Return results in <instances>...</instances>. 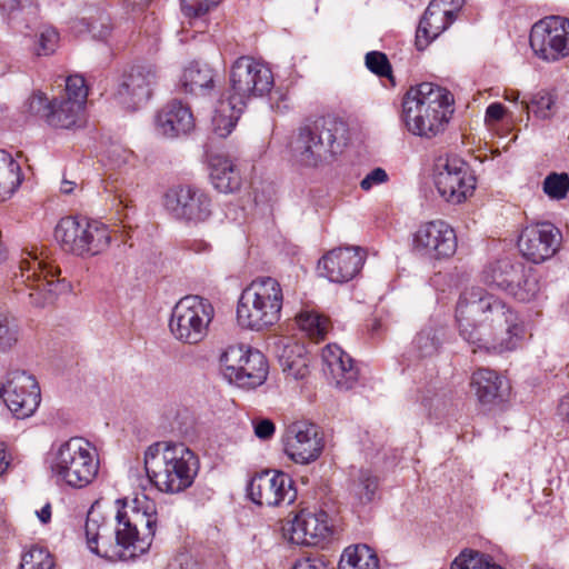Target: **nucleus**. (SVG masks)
<instances>
[{
  "instance_id": "a878e982",
  "label": "nucleus",
  "mask_w": 569,
  "mask_h": 569,
  "mask_svg": "<svg viewBox=\"0 0 569 569\" xmlns=\"http://www.w3.org/2000/svg\"><path fill=\"white\" fill-rule=\"evenodd\" d=\"M3 21L17 33L27 34L40 21L38 0H0Z\"/></svg>"
},
{
  "instance_id": "338daca9",
  "label": "nucleus",
  "mask_w": 569,
  "mask_h": 569,
  "mask_svg": "<svg viewBox=\"0 0 569 569\" xmlns=\"http://www.w3.org/2000/svg\"><path fill=\"white\" fill-rule=\"evenodd\" d=\"M76 183L73 181H69L63 179L61 182V192L64 194H70L74 189Z\"/></svg>"
},
{
  "instance_id": "2eb2a0df",
  "label": "nucleus",
  "mask_w": 569,
  "mask_h": 569,
  "mask_svg": "<svg viewBox=\"0 0 569 569\" xmlns=\"http://www.w3.org/2000/svg\"><path fill=\"white\" fill-rule=\"evenodd\" d=\"M411 250L428 260L448 259L457 250L456 232L443 220L425 222L412 234Z\"/></svg>"
},
{
  "instance_id": "0eeeda50",
  "label": "nucleus",
  "mask_w": 569,
  "mask_h": 569,
  "mask_svg": "<svg viewBox=\"0 0 569 569\" xmlns=\"http://www.w3.org/2000/svg\"><path fill=\"white\" fill-rule=\"evenodd\" d=\"M54 238L64 251L82 258L101 253L111 241L104 223L81 216L61 218L54 228Z\"/></svg>"
},
{
  "instance_id": "f257e3e1",
  "label": "nucleus",
  "mask_w": 569,
  "mask_h": 569,
  "mask_svg": "<svg viewBox=\"0 0 569 569\" xmlns=\"http://www.w3.org/2000/svg\"><path fill=\"white\" fill-rule=\"evenodd\" d=\"M459 336L472 352L502 353L515 350L525 336L518 311L481 287L465 289L456 306Z\"/></svg>"
},
{
  "instance_id": "09e8293b",
  "label": "nucleus",
  "mask_w": 569,
  "mask_h": 569,
  "mask_svg": "<svg viewBox=\"0 0 569 569\" xmlns=\"http://www.w3.org/2000/svg\"><path fill=\"white\" fill-rule=\"evenodd\" d=\"M366 67L378 77H391V66L387 56L380 51L366 54Z\"/></svg>"
},
{
  "instance_id": "0e129e2a",
  "label": "nucleus",
  "mask_w": 569,
  "mask_h": 569,
  "mask_svg": "<svg viewBox=\"0 0 569 569\" xmlns=\"http://www.w3.org/2000/svg\"><path fill=\"white\" fill-rule=\"evenodd\" d=\"M10 461L7 458L4 445L0 443V476H2L8 469Z\"/></svg>"
},
{
  "instance_id": "680f3d73",
  "label": "nucleus",
  "mask_w": 569,
  "mask_h": 569,
  "mask_svg": "<svg viewBox=\"0 0 569 569\" xmlns=\"http://www.w3.org/2000/svg\"><path fill=\"white\" fill-rule=\"evenodd\" d=\"M159 70L154 64L148 66V69L144 73V86L147 87H157L159 83Z\"/></svg>"
},
{
  "instance_id": "58836bf2",
  "label": "nucleus",
  "mask_w": 569,
  "mask_h": 569,
  "mask_svg": "<svg viewBox=\"0 0 569 569\" xmlns=\"http://www.w3.org/2000/svg\"><path fill=\"white\" fill-rule=\"evenodd\" d=\"M556 100L557 97L553 93L541 90L532 97L530 104L525 101L521 104L526 111L531 110L538 118L549 119L553 114Z\"/></svg>"
},
{
  "instance_id": "ddd939ff",
  "label": "nucleus",
  "mask_w": 569,
  "mask_h": 569,
  "mask_svg": "<svg viewBox=\"0 0 569 569\" xmlns=\"http://www.w3.org/2000/svg\"><path fill=\"white\" fill-rule=\"evenodd\" d=\"M530 47L535 54L547 62L569 56V19L550 16L536 22L530 31Z\"/></svg>"
},
{
  "instance_id": "39448f33",
  "label": "nucleus",
  "mask_w": 569,
  "mask_h": 569,
  "mask_svg": "<svg viewBox=\"0 0 569 569\" xmlns=\"http://www.w3.org/2000/svg\"><path fill=\"white\" fill-rule=\"evenodd\" d=\"M58 267L40 260L36 253L27 252L19 260L11 278L18 299L26 305L44 308L53 305L59 295L71 291V283L59 278Z\"/></svg>"
},
{
  "instance_id": "dca6fc26",
  "label": "nucleus",
  "mask_w": 569,
  "mask_h": 569,
  "mask_svg": "<svg viewBox=\"0 0 569 569\" xmlns=\"http://www.w3.org/2000/svg\"><path fill=\"white\" fill-rule=\"evenodd\" d=\"M163 206L174 219L187 222H202L212 212L209 194L191 184L169 188L163 196Z\"/></svg>"
},
{
  "instance_id": "4d7b16f0",
  "label": "nucleus",
  "mask_w": 569,
  "mask_h": 569,
  "mask_svg": "<svg viewBox=\"0 0 569 569\" xmlns=\"http://www.w3.org/2000/svg\"><path fill=\"white\" fill-rule=\"evenodd\" d=\"M108 157L114 166L120 167L129 162L130 158L132 157V152L130 150L123 149L120 146H116L108 151Z\"/></svg>"
},
{
  "instance_id": "8fccbe9b",
  "label": "nucleus",
  "mask_w": 569,
  "mask_h": 569,
  "mask_svg": "<svg viewBox=\"0 0 569 569\" xmlns=\"http://www.w3.org/2000/svg\"><path fill=\"white\" fill-rule=\"evenodd\" d=\"M280 362L283 371L293 379H302L309 371L307 360L301 355H298V357L295 359H290L289 356H282L280 358Z\"/></svg>"
},
{
  "instance_id": "c756f323",
  "label": "nucleus",
  "mask_w": 569,
  "mask_h": 569,
  "mask_svg": "<svg viewBox=\"0 0 569 569\" xmlns=\"http://www.w3.org/2000/svg\"><path fill=\"white\" fill-rule=\"evenodd\" d=\"M210 179L214 189L222 193H233L242 183L237 166L223 157H214L211 160Z\"/></svg>"
},
{
  "instance_id": "aec40b11",
  "label": "nucleus",
  "mask_w": 569,
  "mask_h": 569,
  "mask_svg": "<svg viewBox=\"0 0 569 569\" xmlns=\"http://www.w3.org/2000/svg\"><path fill=\"white\" fill-rule=\"evenodd\" d=\"M323 439L313 423L296 422L288 429L284 442L286 455L297 463H309L319 458Z\"/></svg>"
},
{
  "instance_id": "f8f14e48",
  "label": "nucleus",
  "mask_w": 569,
  "mask_h": 569,
  "mask_svg": "<svg viewBox=\"0 0 569 569\" xmlns=\"http://www.w3.org/2000/svg\"><path fill=\"white\" fill-rule=\"evenodd\" d=\"M223 376L241 388L261 386L268 376V362L262 352L243 345L229 346L220 357Z\"/></svg>"
},
{
  "instance_id": "37998d69",
  "label": "nucleus",
  "mask_w": 569,
  "mask_h": 569,
  "mask_svg": "<svg viewBox=\"0 0 569 569\" xmlns=\"http://www.w3.org/2000/svg\"><path fill=\"white\" fill-rule=\"evenodd\" d=\"M378 489V480L368 470L359 473L358 481L353 485V492L362 503L373 500Z\"/></svg>"
},
{
  "instance_id": "6e6d98bb",
  "label": "nucleus",
  "mask_w": 569,
  "mask_h": 569,
  "mask_svg": "<svg viewBox=\"0 0 569 569\" xmlns=\"http://www.w3.org/2000/svg\"><path fill=\"white\" fill-rule=\"evenodd\" d=\"M166 569H202L201 565L190 553L182 552L177 555Z\"/></svg>"
},
{
  "instance_id": "f3484780",
  "label": "nucleus",
  "mask_w": 569,
  "mask_h": 569,
  "mask_svg": "<svg viewBox=\"0 0 569 569\" xmlns=\"http://www.w3.org/2000/svg\"><path fill=\"white\" fill-rule=\"evenodd\" d=\"M435 186L442 199L458 204L473 193L476 178L463 160L448 158L443 164H438Z\"/></svg>"
},
{
  "instance_id": "473e14b6",
  "label": "nucleus",
  "mask_w": 569,
  "mask_h": 569,
  "mask_svg": "<svg viewBox=\"0 0 569 569\" xmlns=\"http://www.w3.org/2000/svg\"><path fill=\"white\" fill-rule=\"evenodd\" d=\"M233 102L231 97L226 96V99L220 100L212 117V131L220 138H226L232 132L244 110V108H238Z\"/></svg>"
},
{
  "instance_id": "774afa93",
  "label": "nucleus",
  "mask_w": 569,
  "mask_h": 569,
  "mask_svg": "<svg viewBox=\"0 0 569 569\" xmlns=\"http://www.w3.org/2000/svg\"><path fill=\"white\" fill-rule=\"evenodd\" d=\"M129 475H130L131 478H136L138 481H140V479H141L140 471L136 467H130L129 468Z\"/></svg>"
},
{
  "instance_id": "393cba45",
  "label": "nucleus",
  "mask_w": 569,
  "mask_h": 569,
  "mask_svg": "<svg viewBox=\"0 0 569 569\" xmlns=\"http://www.w3.org/2000/svg\"><path fill=\"white\" fill-rule=\"evenodd\" d=\"M443 2L445 0H431L420 19L415 41L418 50H425L453 22V11L442 8Z\"/></svg>"
},
{
  "instance_id": "c03bdc74",
  "label": "nucleus",
  "mask_w": 569,
  "mask_h": 569,
  "mask_svg": "<svg viewBox=\"0 0 569 569\" xmlns=\"http://www.w3.org/2000/svg\"><path fill=\"white\" fill-rule=\"evenodd\" d=\"M100 530L101 526L99 523V520L94 519L92 512L89 511L84 522V535L88 548L92 553L102 558H108V551H101L98 546L99 540L104 538L101 535Z\"/></svg>"
},
{
  "instance_id": "20e7f679",
  "label": "nucleus",
  "mask_w": 569,
  "mask_h": 569,
  "mask_svg": "<svg viewBox=\"0 0 569 569\" xmlns=\"http://www.w3.org/2000/svg\"><path fill=\"white\" fill-rule=\"evenodd\" d=\"M453 96L432 82L411 87L402 100V120L408 130L420 137L432 138L443 131L453 113Z\"/></svg>"
},
{
  "instance_id": "3c124183",
  "label": "nucleus",
  "mask_w": 569,
  "mask_h": 569,
  "mask_svg": "<svg viewBox=\"0 0 569 569\" xmlns=\"http://www.w3.org/2000/svg\"><path fill=\"white\" fill-rule=\"evenodd\" d=\"M181 10L188 17H199L217 6L220 0H180Z\"/></svg>"
},
{
  "instance_id": "79ce46f5",
  "label": "nucleus",
  "mask_w": 569,
  "mask_h": 569,
  "mask_svg": "<svg viewBox=\"0 0 569 569\" xmlns=\"http://www.w3.org/2000/svg\"><path fill=\"white\" fill-rule=\"evenodd\" d=\"M53 106L54 99L48 100L41 92L33 93L24 104L30 116L43 119L48 124L53 113Z\"/></svg>"
},
{
  "instance_id": "e433bc0d",
  "label": "nucleus",
  "mask_w": 569,
  "mask_h": 569,
  "mask_svg": "<svg viewBox=\"0 0 569 569\" xmlns=\"http://www.w3.org/2000/svg\"><path fill=\"white\" fill-rule=\"evenodd\" d=\"M439 347V330L432 326L422 328L412 341V348L420 358L432 357L438 352Z\"/></svg>"
},
{
  "instance_id": "a18cd8bd",
  "label": "nucleus",
  "mask_w": 569,
  "mask_h": 569,
  "mask_svg": "<svg viewBox=\"0 0 569 569\" xmlns=\"http://www.w3.org/2000/svg\"><path fill=\"white\" fill-rule=\"evenodd\" d=\"M569 190L567 173H550L543 181V191L552 199H563Z\"/></svg>"
},
{
  "instance_id": "6e6552de",
  "label": "nucleus",
  "mask_w": 569,
  "mask_h": 569,
  "mask_svg": "<svg viewBox=\"0 0 569 569\" xmlns=\"http://www.w3.org/2000/svg\"><path fill=\"white\" fill-rule=\"evenodd\" d=\"M214 317L212 303L200 296L181 298L172 308L169 329L176 340L197 345L206 339Z\"/></svg>"
},
{
  "instance_id": "ea45409f",
  "label": "nucleus",
  "mask_w": 569,
  "mask_h": 569,
  "mask_svg": "<svg viewBox=\"0 0 569 569\" xmlns=\"http://www.w3.org/2000/svg\"><path fill=\"white\" fill-rule=\"evenodd\" d=\"M19 325L14 317L0 313V352L11 350L19 341Z\"/></svg>"
},
{
  "instance_id": "423d86ee",
  "label": "nucleus",
  "mask_w": 569,
  "mask_h": 569,
  "mask_svg": "<svg viewBox=\"0 0 569 569\" xmlns=\"http://www.w3.org/2000/svg\"><path fill=\"white\" fill-rule=\"evenodd\" d=\"M283 303L282 288L277 279L258 277L241 292L237 320L242 328L260 331L276 325Z\"/></svg>"
},
{
  "instance_id": "6ab92c4d",
  "label": "nucleus",
  "mask_w": 569,
  "mask_h": 569,
  "mask_svg": "<svg viewBox=\"0 0 569 569\" xmlns=\"http://www.w3.org/2000/svg\"><path fill=\"white\" fill-rule=\"evenodd\" d=\"M561 233L550 222H542L526 227L518 239V248L522 256L540 263L551 258L558 250Z\"/></svg>"
},
{
  "instance_id": "13d9d810",
  "label": "nucleus",
  "mask_w": 569,
  "mask_h": 569,
  "mask_svg": "<svg viewBox=\"0 0 569 569\" xmlns=\"http://www.w3.org/2000/svg\"><path fill=\"white\" fill-rule=\"evenodd\" d=\"M151 18V21L153 23L152 31L150 37L148 38V41L150 42V52H157L159 49L160 38H159V30H160V23L158 21V18L154 16V12H151L150 14H144V22Z\"/></svg>"
},
{
  "instance_id": "69168bd1",
  "label": "nucleus",
  "mask_w": 569,
  "mask_h": 569,
  "mask_svg": "<svg viewBox=\"0 0 569 569\" xmlns=\"http://www.w3.org/2000/svg\"><path fill=\"white\" fill-rule=\"evenodd\" d=\"M559 410L560 413L569 421V392L561 399Z\"/></svg>"
},
{
  "instance_id": "052dcab7",
  "label": "nucleus",
  "mask_w": 569,
  "mask_h": 569,
  "mask_svg": "<svg viewBox=\"0 0 569 569\" xmlns=\"http://www.w3.org/2000/svg\"><path fill=\"white\" fill-rule=\"evenodd\" d=\"M503 114H505V107L499 102L489 104L486 110V118L489 120H492V121L501 120Z\"/></svg>"
},
{
  "instance_id": "412c9836",
  "label": "nucleus",
  "mask_w": 569,
  "mask_h": 569,
  "mask_svg": "<svg viewBox=\"0 0 569 569\" xmlns=\"http://www.w3.org/2000/svg\"><path fill=\"white\" fill-rule=\"evenodd\" d=\"M363 262L365 252L360 248H337L319 260L318 270L329 281L345 283L359 273Z\"/></svg>"
},
{
  "instance_id": "f03ea898",
  "label": "nucleus",
  "mask_w": 569,
  "mask_h": 569,
  "mask_svg": "<svg viewBox=\"0 0 569 569\" xmlns=\"http://www.w3.org/2000/svg\"><path fill=\"white\" fill-rule=\"evenodd\" d=\"M348 139V124L331 114L305 120L291 141L295 161L305 168L332 162Z\"/></svg>"
},
{
  "instance_id": "a19ab883",
  "label": "nucleus",
  "mask_w": 569,
  "mask_h": 569,
  "mask_svg": "<svg viewBox=\"0 0 569 569\" xmlns=\"http://www.w3.org/2000/svg\"><path fill=\"white\" fill-rule=\"evenodd\" d=\"M48 565H54L50 552L43 547L33 545L23 551L19 569H42Z\"/></svg>"
},
{
  "instance_id": "e2e57ef3",
  "label": "nucleus",
  "mask_w": 569,
  "mask_h": 569,
  "mask_svg": "<svg viewBox=\"0 0 569 569\" xmlns=\"http://www.w3.org/2000/svg\"><path fill=\"white\" fill-rule=\"evenodd\" d=\"M51 505L46 503L39 511H37V517L41 523L46 525L51 520Z\"/></svg>"
},
{
  "instance_id": "c9c22d12",
  "label": "nucleus",
  "mask_w": 569,
  "mask_h": 569,
  "mask_svg": "<svg viewBox=\"0 0 569 569\" xmlns=\"http://www.w3.org/2000/svg\"><path fill=\"white\" fill-rule=\"evenodd\" d=\"M297 322L300 329L315 340H323L330 327L329 318L308 310L297 316Z\"/></svg>"
},
{
  "instance_id": "bb28decb",
  "label": "nucleus",
  "mask_w": 569,
  "mask_h": 569,
  "mask_svg": "<svg viewBox=\"0 0 569 569\" xmlns=\"http://www.w3.org/2000/svg\"><path fill=\"white\" fill-rule=\"evenodd\" d=\"M118 506L116 519L118 528L114 531L116 543L120 549L116 552L117 557L123 561H136L139 558L137 553L136 542L139 540V530L134 523L130 521L126 508L128 507L127 498L116 500Z\"/></svg>"
},
{
  "instance_id": "b1692460",
  "label": "nucleus",
  "mask_w": 569,
  "mask_h": 569,
  "mask_svg": "<svg viewBox=\"0 0 569 569\" xmlns=\"http://www.w3.org/2000/svg\"><path fill=\"white\" fill-rule=\"evenodd\" d=\"M154 126L159 134L176 138L194 128V118L189 106L173 99L157 112Z\"/></svg>"
},
{
  "instance_id": "9d476101",
  "label": "nucleus",
  "mask_w": 569,
  "mask_h": 569,
  "mask_svg": "<svg viewBox=\"0 0 569 569\" xmlns=\"http://www.w3.org/2000/svg\"><path fill=\"white\" fill-rule=\"evenodd\" d=\"M89 442L72 438L60 446L51 463L52 472L73 488H83L98 473V461L88 449Z\"/></svg>"
},
{
  "instance_id": "1a4fd4ad",
  "label": "nucleus",
  "mask_w": 569,
  "mask_h": 569,
  "mask_svg": "<svg viewBox=\"0 0 569 569\" xmlns=\"http://www.w3.org/2000/svg\"><path fill=\"white\" fill-rule=\"evenodd\" d=\"M481 279L485 284L507 291L522 302L535 299L540 290L536 276L521 261L510 258H501L487 264Z\"/></svg>"
},
{
  "instance_id": "5fc2aeb1",
  "label": "nucleus",
  "mask_w": 569,
  "mask_h": 569,
  "mask_svg": "<svg viewBox=\"0 0 569 569\" xmlns=\"http://www.w3.org/2000/svg\"><path fill=\"white\" fill-rule=\"evenodd\" d=\"M254 435L261 440L270 439L276 431L274 423L267 418H256L252 420Z\"/></svg>"
},
{
  "instance_id": "cd10ccee",
  "label": "nucleus",
  "mask_w": 569,
  "mask_h": 569,
  "mask_svg": "<svg viewBox=\"0 0 569 569\" xmlns=\"http://www.w3.org/2000/svg\"><path fill=\"white\" fill-rule=\"evenodd\" d=\"M470 385L479 402L483 406L498 405L506 399L507 382L491 369H478L473 372Z\"/></svg>"
},
{
  "instance_id": "72a5a7b5",
  "label": "nucleus",
  "mask_w": 569,
  "mask_h": 569,
  "mask_svg": "<svg viewBox=\"0 0 569 569\" xmlns=\"http://www.w3.org/2000/svg\"><path fill=\"white\" fill-rule=\"evenodd\" d=\"M338 569H379V560L367 545L350 546L342 552Z\"/></svg>"
},
{
  "instance_id": "f704fd0d",
  "label": "nucleus",
  "mask_w": 569,
  "mask_h": 569,
  "mask_svg": "<svg viewBox=\"0 0 569 569\" xmlns=\"http://www.w3.org/2000/svg\"><path fill=\"white\" fill-rule=\"evenodd\" d=\"M83 110L84 106L77 101L54 98L53 113L49 120V126L70 129L77 124Z\"/></svg>"
},
{
  "instance_id": "603ef678",
  "label": "nucleus",
  "mask_w": 569,
  "mask_h": 569,
  "mask_svg": "<svg viewBox=\"0 0 569 569\" xmlns=\"http://www.w3.org/2000/svg\"><path fill=\"white\" fill-rule=\"evenodd\" d=\"M292 569H333V563L323 555H310L296 561Z\"/></svg>"
},
{
  "instance_id": "5701e85b",
  "label": "nucleus",
  "mask_w": 569,
  "mask_h": 569,
  "mask_svg": "<svg viewBox=\"0 0 569 569\" xmlns=\"http://www.w3.org/2000/svg\"><path fill=\"white\" fill-rule=\"evenodd\" d=\"M328 513L301 510L292 520L289 540L300 546H318L331 535Z\"/></svg>"
},
{
  "instance_id": "7c9ffc66",
  "label": "nucleus",
  "mask_w": 569,
  "mask_h": 569,
  "mask_svg": "<svg viewBox=\"0 0 569 569\" xmlns=\"http://www.w3.org/2000/svg\"><path fill=\"white\" fill-rule=\"evenodd\" d=\"M181 84L186 92L208 94L214 88V71L206 63L191 62L183 71Z\"/></svg>"
},
{
  "instance_id": "bf43d9fd",
  "label": "nucleus",
  "mask_w": 569,
  "mask_h": 569,
  "mask_svg": "<svg viewBox=\"0 0 569 569\" xmlns=\"http://www.w3.org/2000/svg\"><path fill=\"white\" fill-rule=\"evenodd\" d=\"M153 505H154L153 501H150L144 496V516L147 517L146 527L149 530V533L151 535V537L156 536V530H157V518L149 512L153 508Z\"/></svg>"
},
{
  "instance_id": "7ed1b4c3",
  "label": "nucleus",
  "mask_w": 569,
  "mask_h": 569,
  "mask_svg": "<svg viewBox=\"0 0 569 569\" xmlns=\"http://www.w3.org/2000/svg\"><path fill=\"white\" fill-rule=\"evenodd\" d=\"M198 471L197 455L183 443L154 442L144 451V475L162 492L184 491Z\"/></svg>"
},
{
  "instance_id": "a211bd4d",
  "label": "nucleus",
  "mask_w": 569,
  "mask_h": 569,
  "mask_svg": "<svg viewBox=\"0 0 569 569\" xmlns=\"http://www.w3.org/2000/svg\"><path fill=\"white\" fill-rule=\"evenodd\" d=\"M292 483L287 473L266 470L251 478L247 492L251 501L259 506L276 507L283 502L290 505L297 495Z\"/></svg>"
},
{
  "instance_id": "c85d7f7f",
  "label": "nucleus",
  "mask_w": 569,
  "mask_h": 569,
  "mask_svg": "<svg viewBox=\"0 0 569 569\" xmlns=\"http://www.w3.org/2000/svg\"><path fill=\"white\" fill-rule=\"evenodd\" d=\"M142 89V66H132L124 71L113 94L114 102L124 111L134 112L139 109Z\"/></svg>"
},
{
  "instance_id": "2f4dec72",
  "label": "nucleus",
  "mask_w": 569,
  "mask_h": 569,
  "mask_svg": "<svg viewBox=\"0 0 569 569\" xmlns=\"http://www.w3.org/2000/svg\"><path fill=\"white\" fill-rule=\"evenodd\" d=\"M23 179L20 163L10 152L0 149V201L10 199L21 186Z\"/></svg>"
},
{
  "instance_id": "4468645a",
  "label": "nucleus",
  "mask_w": 569,
  "mask_h": 569,
  "mask_svg": "<svg viewBox=\"0 0 569 569\" xmlns=\"http://www.w3.org/2000/svg\"><path fill=\"white\" fill-rule=\"evenodd\" d=\"M0 398L17 419H26L32 416L40 405V387L34 376L26 370H10L7 382L0 387Z\"/></svg>"
},
{
  "instance_id": "49530a36",
  "label": "nucleus",
  "mask_w": 569,
  "mask_h": 569,
  "mask_svg": "<svg viewBox=\"0 0 569 569\" xmlns=\"http://www.w3.org/2000/svg\"><path fill=\"white\" fill-rule=\"evenodd\" d=\"M59 41V33L52 27H44L37 36L34 52L37 56H50L54 53Z\"/></svg>"
},
{
  "instance_id": "864d4df0",
  "label": "nucleus",
  "mask_w": 569,
  "mask_h": 569,
  "mask_svg": "<svg viewBox=\"0 0 569 569\" xmlns=\"http://www.w3.org/2000/svg\"><path fill=\"white\" fill-rule=\"evenodd\" d=\"M389 177L385 169L375 168L360 182L363 191H369L375 186H380L388 181Z\"/></svg>"
},
{
  "instance_id": "4be33fe9",
  "label": "nucleus",
  "mask_w": 569,
  "mask_h": 569,
  "mask_svg": "<svg viewBox=\"0 0 569 569\" xmlns=\"http://www.w3.org/2000/svg\"><path fill=\"white\" fill-rule=\"evenodd\" d=\"M322 371L328 381L339 390L352 389L359 378V370L352 358L337 345H327L322 349Z\"/></svg>"
},
{
  "instance_id": "4c0bfd02",
  "label": "nucleus",
  "mask_w": 569,
  "mask_h": 569,
  "mask_svg": "<svg viewBox=\"0 0 569 569\" xmlns=\"http://www.w3.org/2000/svg\"><path fill=\"white\" fill-rule=\"evenodd\" d=\"M451 569H502L491 557L473 550H463L451 563Z\"/></svg>"
},
{
  "instance_id": "de8ad7c7",
  "label": "nucleus",
  "mask_w": 569,
  "mask_h": 569,
  "mask_svg": "<svg viewBox=\"0 0 569 569\" xmlns=\"http://www.w3.org/2000/svg\"><path fill=\"white\" fill-rule=\"evenodd\" d=\"M87 97L88 87L84 78L78 74L69 76L66 80V96L62 98L86 106Z\"/></svg>"
},
{
  "instance_id": "9b49d317",
  "label": "nucleus",
  "mask_w": 569,
  "mask_h": 569,
  "mask_svg": "<svg viewBox=\"0 0 569 569\" xmlns=\"http://www.w3.org/2000/svg\"><path fill=\"white\" fill-rule=\"evenodd\" d=\"M273 74L269 67L252 57H239L230 70V89L227 96L238 108H246L250 98L263 97L273 87Z\"/></svg>"
}]
</instances>
